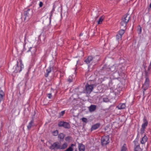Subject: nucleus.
<instances>
[{
  "mask_svg": "<svg viewBox=\"0 0 151 151\" xmlns=\"http://www.w3.org/2000/svg\"><path fill=\"white\" fill-rule=\"evenodd\" d=\"M97 86L96 84H89L87 83L85 86V88H83V90L81 93L89 94L93 91V88Z\"/></svg>",
  "mask_w": 151,
  "mask_h": 151,
  "instance_id": "f257e3e1",
  "label": "nucleus"
},
{
  "mask_svg": "<svg viewBox=\"0 0 151 151\" xmlns=\"http://www.w3.org/2000/svg\"><path fill=\"white\" fill-rule=\"evenodd\" d=\"M143 123L142 125L141 128L140 129V133L141 134H143L145 133V129L148 124V122L145 116H144L143 119Z\"/></svg>",
  "mask_w": 151,
  "mask_h": 151,
  "instance_id": "f03ea898",
  "label": "nucleus"
},
{
  "mask_svg": "<svg viewBox=\"0 0 151 151\" xmlns=\"http://www.w3.org/2000/svg\"><path fill=\"white\" fill-rule=\"evenodd\" d=\"M109 137L108 135H104L101 138V142L102 145H104L109 144L110 141L109 140Z\"/></svg>",
  "mask_w": 151,
  "mask_h": 151,
  "instance_id": "7ed1b4c3",
  "label": "nucleus"
},
{
  "mask_svg": "<svg viewBox=\"0 0 151 151\" xmlns=\"http://www.w3.org/2000/svg\"><path fill=\"white\" fill-rule=\"evenodd\" d=\"M121 67L120 65L117 64H114L111 66V67H109L110 71L116 72L118 71V73L121 72Z\"/></svg>",
  "mask_w": 151,
  "mask_h": 151,
  "instance_id": "20e7f679",
  "label": "nucleus"
},
{
  "mask_svg": "<svg viewBox=\"0 0 151 151\" xmlns=\"http://www.w3.org/2000/svg\"><path fill=\"white\" fill-rule=\"evenodd\" d=\"M150 81L149 79H145V81L144 84H143L142 88V89L143 96L145 95V91L150 86Z\"/></svg>",
  "mask_w": 151,
  "mask_h": 151,
  "instance_id": "39448f33",
  "label": "nucleus"
},
{
  "mask_svg": "<svg viewBox=\"0 0 151 151\" xmlns=\"http://www.w3.org/2000/svg\"><path fill=\"white\" fill-rule=\"evenodd\" d=\"M23 13L24 16V20H26V19H29L32 14V10L28 9L27 10L25 11Z\"/></svg>",
  "mask_w": 151,
  "mask_h": 151,
  "instance_id": "423d86ee",
  "label": "nucleus"
},
{
  "mask_svg": "<svg viewBox=\"0 0 151 151\" xmlns=\"http://www.w3.org/2000/svg\"><path fill=\"white\" fill-rule=\"evenodd\" d=\"M109 69V67L107 65H105L102 67V69L100 70L101 72L103 73V75H106L110 73Z\"/></svg>",
  "mask_w": 151,
  "mask_h": 151,
  "instance_id": "0eeeda50",
  "label": "nucleus"
},
{
  "mask_svg": "<svg viewBox=\"0 0 151 151\" xmlns=\"http://www.w3.org/2000/svg\"><path fill=\"white\" fill-rule=\"evenodd\" d=\"M18 62H17V65L14 68V72L15 73H17L18 72H20L22 70V69L23 68L24 66L23 65L21 61H20V63L19 66L18 65Z\"/></svg>",
  "mask_w": 151,
  "mask_h": 151,
  "instance_id": "6e6552de",
  "label": "nucleus"
},
{
  "mask_svg": "<svg viewBox=\"0 0 151 151\" xmlns=\"http://www.w3.org/2000/svg\"><path fill=\"white\" fill-rule=\"evenodd\" d=\"M58 127H63L65 129H69L70 127V124L67 122L64 121H60L58 124Z\"/></svg>",
  "mask_w": 151,
  "mask_h": 151,
  "instance_id": "1a4fd4ad",
  "label": "nucleus"
},
{
  "mask_svg": "<svg viewBox=\"0 0 151 151\" xmlns=\"http://www.w3.org/2000/svg\"><path fill=\"white\" fill-rule=\"evenodd\" d=\"M97 57H99L98 55H96V56L93 57L91 55L88 56L87 58L85 59L84 60V62L86 64H88L90 63L91 61H95L96 60L97 61L98 60V58Z\"/></svg>",
  "mask_w": 151,
  "mask_h": 151,
  "instance_id": "9d476101",
  "label": "nucleus"
},
{
  "mask_svg": "<svg viewBox=\"0 0 151 151\" xmlns=\"http://www.w3.org/2000/svg\"><path fill=\"white\" fill-rule=\"evenodd\" d=\"M60 142H56L54 143L50 146L49 148L52 150H60Z\"/></svg>",
  "mask_w": 151,
  "mask_h": 151,
  "instance_id": "9b49d317",
  "label": "nucleus"
},
{
  "mask_svg": "<svg viewBox=\"0 0 151 151\" xmlns=\"http://www.w3.org/2000/svg\"><path fill=\"white\" fill-rule=\"evenodd\" d=\"M130 17L129 14L127 13L123 15L121 19L124 20V21L127 23L128 22L130 18Z\"/></svg>",
  "mask_w": 151,
  "mask_h": 151,
  "instance_id": "f8f14e48",
  "label": "nucleus"
},
{
  "mask_svg": "<svg viewBox=\"0 0 151 151\" xmlns=\"http://www.w3.org/2000/svg\"><path fill=\"white\" fill-rule=\"evenodd\" d=\"M65 136V134L63 133H60L58 134V137L60 142L63 141Z\"/></svg>",
  "mask_w": 151,
  "mask_h": 151,
  "instance_id": "ddd939ff",
  "label": "nucleus"
},
{
  "mask_svg": "<svg viewBox=\"0 0 151 151\" xmlns=\"http://www.w3.org/2000/svg\"><path fill=\"white\" fill-rule=\"evenodd\" d=\"M52 70H53V66L51 65H50L46 70V73L45 75V76L46 77H47L48 76L49 73H50Z\"/></svg>",
  "mask_w": 151,
  "mask_h": 151,
  "instance_id": "4468645a",
  "label": "nucleus"
},
{
  "mask_svg": "<svg viewBox=\"0 0 151 151\" xmlns=\"http://www.w3.org/2000/svg\"><path fill=\"white\" fill-rule=\"evenodd\" d=\"M34 119L33 118H32L27 126V128L28 130H29L32 127L34 126Z\"/></svg>",
  "mask_w": 151,
  "mask_h": 151,
  "instance_id": "2eb2a0df",
  "label": "nucleus"
},
{
  "mask_svg": "<svg viewBox=\"0 0 151 151\" xmlns=\"http://www.w3.org/2000/svg\"><path fill=\"white\" fill-rule=\"evenodd\" d=\"M100 123H98L93 125L91 128V131L95 130L98 129L100 126Z\"/></svg>",
  "mask_w": 151,
  "mask_h": 151,
  "instance_id": "dca6fc26",
  "label": "nucleus"
},
{
  "mask_svg": "<svg viewBox=\"0 0 151 151\" xmlns=\"http://www.w3.org/2000/svg\"><path fill=\"white\" fill-rule=\"evenodd\" d=\"M78 148L79 151H84L85 150V145L82 143H78Z\"/></svg>",
  "mask_w": 151,
  "mask_h": 151,
  "instance_id": "f3484780",
  "label": "nucleus"
},
{
  "mask_svg": "<svg viewBox=\"0 0 151 151\" xmlns=\"http://www.w3.org/2000/svg\"><path fill=\"white\" fill-rule=\"evenodd\" d=\"M96 109V106L93 105H91L89 107V110L90 112H91L94 111Z\"/></svg>",
  "mask_w": 151,
  "mask_h": 151,
  "instance_id": "a211bd4d",
  "label": "nucleus"
},
{
  "mask_svg": "<svg viewBox=\"0 0 151 151\" xmlns=\"http://www.w3.org/2000/svg\"><path fill=\"white\" fill-rule=\"evenodd\" d=\"M76 146V144H72L70 145L69 147L65 151H73V147Z\"/></svg>",
  "mask_w": 151,
  "mask_h": 151,
  "instance_id": "6ab92c4d",
  "label": "nucleus"
},
{
  "mask_svg": "<svg viewBox=\"0 0 151 151\" xmlns=\"http://www.w3.org/2000/svg\"><path fill=\"white\" fill-rule=\"evenodd\" d=\"M147 137L145 135L144 136L142 137V139L140 141L141 143L142 144H144L146 142L147 140Z\"/></svg>",
  "mask_w": 151,
  "mask_h": 151,
  "instance_id": "aec40b11",
  "label": "nucleus"
},
{
  "mask_svg": "<svg viewBox=\"0 0 151 151\" xmlns=\"http://www.w3.org/2000/svg\"><path fill=\"white\" fill-rule=\"evenodd\" d=\"M4 93L2 90H1L0 91V103L1 101L4 99Z\"/></svg>",
  "mask_w": 151,
  "mask_h": 151,
  "instance_id": "412c9836",
  "label": "nucleus"
},
{
  "mask_svg": "<svg viewBox=\"0 0 151 151\" xmlns=\"http://www.w3.org/2000/svg\"><path fill=\"white\" fill-rule=\"evenodd\" d=\"M68 146L67 143L66 142H64L62 145L60 144V150H64L66 149Z\"/></svg>",
  "mask_w": 151,
  "mask_h": 151,
  "instance_id": "4be33fe9",
  "label": "nucleus"
},
{
  "mask_svg": "<svg viewBox=\"0 0 151 151\" xmlns=\"http://www.w3.org/2000/svg\"><path fill=\"white\" fill-rule=\"evenodd\" d=\"M126 107L125 104L124 103L120 104L118 106V107L119 109H123Z\"/></svg>",
  "mask_w": 151,
  "mask_h": 151,
  "instance_id": "5701e85b",
  "label": "nucleus"
},
{
  "mask_svg": "<svg viewBox=\"0 0 151 151\" xmlns=\"http://www.w3.org/2000/svg\"><path fill=\"white\" fill-rule=\"evenodd\" d=\"M150 72L148 71L145 70V79H148L149 78V76L150 74Z\"/></svg>",
  "mask_w": 151,
  "mask_h": 151,
  "instance_id": "b1692460",
  "label": "nucleus"
},
{
  "mask_svg": "<svg viewBox=\"0 0 151 151\" xmlns=\"http://www.w3.org/2000/svg\"><path fill=\"white\" fill-rule=\"evenodd\" d=\"M104 19V17L102 16L101 17H100L98 21H97V22L98 23V24H101L102 22L103 21Z\"/></svg>",
  "mask_w": 151,
  "mask_h": 151,
  "instance_id": "393cba45",
  "label": "nucleus"
},
{
  "mask_svg": "<svg viewBox=\"0 0 151 151\" xmlns=\"http://www.w3.org/2000/svg\"><path fill=\"white\" fill-rule=\"evenodd\" d=\"M127 147L126 145L124 144L123 146L122 147L121 151H127Z\"/></svg>",
  "mask_w": 151,
  "mask_h": 151,
  "instance_id": "a878e982",
  "label": "nucleus"
},
{
  "mask_svg": "<svg viewBox=\"0 0 151 151\" xmlns=\"http://www.w3.org/2000/svg\"><path fill=\"white\" fill-rule=\"evenodd\" d=\"M127 22H125V21H124V20H122L121 19V21L120 22L121 26L125 27L127 26Z\"/></svg>",
  "mask_w": 151,
  "mask_h": 151,
  "instance_id": "bb28decb",
  "label": "nucleus"
},
{
  "mask_svg": "<svg viewBox=\"0 0 151 151\" xmlns=\"http://www.w3.org/2000/svg\"><path fill=\"white\" fill-rule=\"evenodd\" d=\"M65 140L66 141L70 142L72 141V137L70 136H68L65 138Z\"/></svg>",
  "mask_w": 151,
  "mask_h": 151,
  "instance_id": "cd10ccee",
  "label": "nucleus"
},
{
  "mask_svg": "<svg viewBox=\"0 0 151 151\" xmlns=\"http://www.w3.org/2000/svg\"><path fill=\"white\" fill-rule=\"evenodd\" d=\"M134 151H142L139 145H137L136 147H134Z\"/></svg>",
  "mask_w": 151,
  "mask_h": 151,
  "instance_id": "c85d7f7f",
  "label": "nucleus"
},
{
  "mask_svg": "<svg viewBox=\"0 0 151 151\" xmlns=\"http://www.w3.org/2000/svg\"><path fill=\"white\" fill-rule=\"evenodd\" d=\"M137 31L139 34H140L141 33L142 28L140 26H139L137 27Z\"/></svg>",
  "mask_w": 151,
  "mask_h": 151,
  "instance_id": "c756f323",
  "label": "nucleus"
},
{
  "mask_svg": "<svg viewBox=\"0 0 151 151\" xmlns=\"http://www.w3.org/2000/svg\"><path fill=\"white\" fill-rule=\"evenodd\" d=\"M52 135L54 136H57L58 135V131L56 130L52 132Z\"/></svg>",
  "mask_w": 151,
  "mask_h": 151,
  "instance_id": "7c9ffc66",
  "label": "nucleus"
},
{
  "mask_svg": "<svg viewBox=\"0 0 151 151\" xmlns=\"http://www.w3.org/2000/svg\"><path fill=\"white\" fill-rule=\"evenodd\" d=\"M124 32L125 30L124 29H121L119 30L118 33L122 36L123 34L124 33Z\"/></svg>",
  "mask_w": 151,
  "mask_h": 151,
  "instance_id": "2f4dec72",
  "label": "nucleus"
},
{
  "mask_svg": "<svg viewBox=\"0 0 151 151\" xmlns=\"http://www.w3.org/2000/svg\"><path fill=\"white\" fill-rule=\"evenodd\" d=\"M122 36L121 35L118 33L116 36V38L117 40H121L122 39Z\"/></svg>",
  "mask_w": 151,
  "mask_h": 151,
  "instance_id": "473e14b6",
  "label": "nucleus"
},
{
  "mask_svg": "<svg viewBox=\"0 0 151 151\" xmlns=\"http://www.w3.org/2000/svg\"><path fill=\"white\" fill-rule=\"evenodd\" d=\"M133 142L134 144V147H136V146L137 145H139L137 140H135L133 141Z\"/></svg>",
  "mask_w": 151,
  "mask_h": 151,
  "instance_id": "72a5a7b5",
  "label": "nucleus"
},
{
  "mask_svg": "<svg viewBox=\"0 0 151 151\" xmlns=\"http://www.w3.org/2000/svg\"><path fill=\"white\" fill-rule=\"evenodd\" d=\"M81 120L84 122L86 123L88 122L87 119L86 118L83 117L81 119Z\"/></svg>",
  "mask_w": 151,
  "mask_h": 151,
  "instance_id": "f704fd0d",
  "label": "nucleus"
},
{
  "mask_svg": "<svg viewBox=\"0 0 151 151\" xmlns=\"http://www.w3.org/2000/svg\"><path fill=\"white\" fill-rule=\"evenodd\" d=\"M65 111H61L59 113V114L60 116H62L63 115L65 114Z\"/></svg>",
  "mask_w": 151,
  "mask_h": 151,
  "instance_id": "c9c22d12",
  "label": "nucleus"
},
{
  "mask_svg": "<svg viewBox=\"0 0 151 151\" xmlns=\"http://www.w3.org/2000/svg\"><path fill=\"white\" fill-rule=\"evenodd\" d=\"M151 68V63H150V64L148 67L147 71H150V70Z\"/></svg>",
  "mask_w": 151,
  "mask_h": 151,
  "instance_id": "e433bc0d",
  "label": "nucleus"
},
{
  "mask_svg": "<svg viewBox=\"0 0 151 151\" xmlns=\"http://www.w3.org/2000/svg\"><path fill=\"white\" fill-rule=\"evenodd\" d=\"M52 13H53V12H51L50 13V22L51 21V17L52 15Z\"/></svg>",
  "mask_w": 151,
  "mask_h": 151,
  "instance_id": "4c0bfd02",
  "label": "nucleus"
},
{
  "mask_svg": "<svg viewBox=\"0 0 151 151\" xmlns=\"http://www.w3.org/2000/svg\"><path fill=\"white\" fill-rule=\"evenodd\" d=\"M47 96L50 99H51L52 97V95L51 93L47 94Z\"/></svg>",
  "mask_w": 151,
  "mask_h": 151,
  "instance_id": "58836bf2",
  "label": "nucleus"
},
{
  "mask_svg": "<svg viewBox=\"0 0 151 151\" xmlns=\"http://www.w3.org/2000/svg\"><path fill=\"white\" fill-rule=\"evenodd\" d=\"M91 32H93V34L92 35H94V33H95V30H94L91 29V31L89 32L88 33L89 34Z\"/></svg>",
  "mask_w": 151,
  "mask_h": 151,
  "instance_id": "ea45409f",
  "label": "nucleus"
},
{
  "mask_svg": "<svg viewBox=\"0 0 151 151\" xmlns=\"http://www.w3.org/2000/svg\"><path fill=\"white\" fill-rule=\"evenodd\" d=\"M43 5V3L42 2V1H40V3L39 4L40 7H42V6Z\"/></svg>",
  "mask_w": 151,
  "mask_h": 151,
  "instance_id": "a19ab883",
  "label": "nucleus"
},
{
  "mask_svg": "<svg viewBox=\"0 0 151 151\" xmlns=\"http://www.w3.org/2000/svg\"><path fill=\"white\" fill-rule=\"evenodd\" d=\"M103 101L105 102H108L109 101V100L108 99L104 98Z\"/></svg>",
  "mask_w": 151,
  "mask_h": 151,
  "instance_id": "79ce46f5",
  "label": "nucleus"
},
{
  "mask_svg": "<svg viewBox=\"0 0 151 151\" xmlns=\"http://www.w3.org/2000/svg\"><path fill=\"white\" fill-rule=\"evenodd\" d=\"M68 81L69 83H71L72 82V79H70V78H69L68 79Z\"/></svg>",
  "mask_w": 151,
  "mask_h": 151,
  "instance_id": "37998d69",
  "label": "nucleus"
},
{
  "mask_svg": "<svg viewBox=\"0 0 151 151\" xmlns=\"http://www.w3.org/2000/svg\"><path fill=\"white\" fill-rule=\"evenodd\" d=\"M26 39H27L26 37V35H25L24 37V45H25L26 44Z\"/></svg>",
  "mask_w": 151,
  "mask_h": 151,
  "instance_id": "c03bdc74",
  "label": "nucleus"
},
{
  "mask_svg": "<svg viewBox=\"0 0 151 151\" xmlns=\"http://www.w3.org/2000/svg\"><path fill=\"white\" fill-rule=\"evenodd\" d=\"M25 45L24 44V48H23V50L24 51H25L26 50V49L25 47Z\"/></svg>",
  "mask_w": 151,
  "mask_h": 151,
  "instance_id": "a18cd8bd",
  "label": "nucleus"
},
{
  "mask_svg": "<svg viewBox=\"0 0 151 151\" xmlns=\"http://www.w3.org/2000/svg\"><path fill=\"white\" fill-rule=\"evenodd\" d=\"M32 47H30L29 48V50L27 51V52H29L30 51V49L32 48Z\"/></svg>",
  "mask_w": 151,
  "mask_h": 151,
  "instance_id": "49530a36",
  "label": "nucleus"
},
{
  "mask_svg": "<svg viewBox=\"0 0 151 151\" xmlns=\"http://www.w3.org/2000/svg\"><path fill=\"white\" fill-rule=\"evenodd\" d=\"M55 11V8L54 7L53 8L52 10L51 11L52 12H53Z\"/></svg>",
  "mask_w": 151,
  "mask_h": 151,
  "instance_id": "de8ad7c7",
  "label": "nucleus"
},
{
  "mask_svg": "<svg viewBox=\"0 0 151 151\" xmlns=\"http://www.w3.org/2000/svg\"><path fill=\"white\" fill-rule=\"evenodd\" d=\"M83 35V34L82 33H81L80 34V36H81Z\"/></svg>",
  "mask_w": 151,
  "mask_h": 151,
  "instance_id": "09e8293b",
  "label": "nucleus"
},
{
  "mask_svg": "<svg viewBox=\"0 0 151 151\" xmlns=\"http://www.w3.org/2000/svg\"><path fill=\"white\" fill-rule=\"evenodd\" d=\"M150 8H151V3L150 4Z\"/></svg>",
  "mask_w": 151,
  "mask_h": 151,
  "instance_id": "8fccbe9b",
  "label": "nucleus"
},
{
  "mask_svg": "<svg viewBox=\"0 0 151 151\" xmlns=\"http://www.w3.org/2000/svg\"><path fill=\"white\" fill-rule=\"evenodd\" d=\"M74 151H77V150L75 149Z\"/></svg>",
  "mask_w": 151,
  "mask_h": 151,
  "instance_id": "3c124183",
  "label": "nucleus"
}]
</instances>
